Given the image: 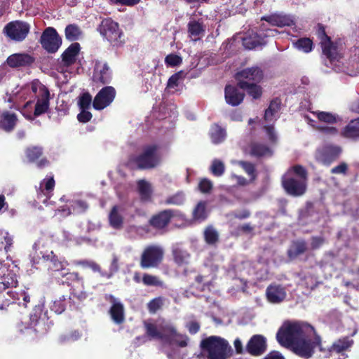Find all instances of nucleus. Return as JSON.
Returning <instances> with one entry per match:
<instances>
[{"label": "nucleus", "mask_w": 359, "mask_h": 359, "mask_svg": "<svg viewBox=\"0 0 359 359\" xmlns=\"http://www.w3.org/2000/svg\"><path fill=\"white\" fill-rule=\"evenodd\" d=\"M276 339L279 344L291 348L297 355L309 358L318 346L323 357H334L348 349L353 341L349 337L339 339L330 347H325L314 328L303 322L286 321L278 330Z\"/></svg>", "instance_id": "1"}, {"label": "nucleus", "mask_w": 359, "mask_h": 359, "mask_svg": "<svg viewBox=\"0 0 359 359\" xmlns=\"http://www.w3.org/2000/svg\"><path fill=\"white\" fill-rule=\"evenodd\" d=\"M146 333L153 339H161L169 344H176L180 347L187 346L188 338L178 334L173 325L164 320L144 322Z\"/></svg>", "instance_id": "2"}, {"label": "nucleus", "mask_w": 359, "mask_h": 359, "mask_svg": "<svg viewBox=\"0 0 359 359\" xmlns=\"http://www.w3.org/2000/svg\"><path fill=\"white\" fill-rule=\"evenodd\" d=\"M159 146L156 144L144 147L142 153L129 158L127 166L132 170H149L157 167L161 163Z\"/></svg>", "instance_id": "3"}, {"label": "nucleus", "mask_w": 359, "mask_h": 359, "mask_svg": "<svg viewBox=\"0 0 359 359\" xmlns=\"http://www.w3.org/2000/svg\"><path fill=\"white\" fill-rule=\"evenodd\" d=\"M202 354L207 359H227L231 347L224 339L211 336L203 340L201 344Z\"/></svg>", "instance_id": "4"}, {"label": "nucleus", "mask_w": 359, "mask_h": 359, "mask_svg": "<svg viewBox=\"0 0 359 359\" xmlns=\"http://www.w3.org/2000/svg\"><path fill=\"white\" fill-rule=\"evenodd\" d=\"M316 34L319 39V44L322 49L323 54L331 62L339 61L342 57L341 53L340 40L332 41L325 31V27L318 23L316 27Z\"/></svg>", "instance_id": "5"}, {"label": "nucleus", "mask_w": 359, "mask_h": 359, "mask_svg": "<svg viewBox=\"0 0 359 359\" xmlns=\"http://www.w3.org/2000/svg\"><path fill=\"white\" fill-rule=\"evenodd\" d=\"M100 34L114 46H121L124 43L123 33L118 24L111 18H104L101 21L98 28Z\"/></svg>", "instance_id": "6"}, {"label": "nucleus", "mask_w": 359, "mask_h": 359, "mask_svg": "<svg viewBox=\"0 0 359 359\" xmlns=\"http://www.w3.org/2000/svg\"><path fill=\"white\" fill-rule=\"evenodd\" d=\"M264 78L262 69L257 67H251L243 69L235 74L237 87L245 88L252 83H259Z\"/></svg>", "instance_id": "7"}, {"label": "nucleus", "mask_w": 359, "mask_h": 359, "mask_svg": "<svg viewBox=\"0 0 359 359\" xmlns=\"http://www.w3.org/2000/svg\"><path fill=\"white\" fill-rule=\"evenodd\" d=\"M40 43L42 48L48 53H55L62 45V40L57 30L48 27L41 34Z\"/></svg>", "instance_id": "8"}, {"label": "nucleus", "mask_w": 359, "mask_h": 359, "mask_svg": "<svg viewBox=\"0 0 359 359\" xmlns=\"http://www.w3.org/2000/svg\"><path fill=\"white\" fill-rule=\"evenodd\" d=\"M30 25L28 22L15 20L8 22L4 28V33L11 39L22 41L28 35Z\"/></svg>", "instance_id": "9"}, {"label": "nucleus", "mask_w": 359, "mask_h": 359, "mask_svg": "<svg viewBox=\"0 0 359 359\" xmlns=\"http://www.w3.org/2000/svg\"><path fill=\"white\" fill-rule=\"evenodd\" d=\"M282 187L285 192L292 196L298 197L304 195L306 191L307 182L304 180H299L292 175H285L282 177Z\"/></svg>", "instance_id": "10"}, {"label": "nucleus", "mask_w": 359, "mask_h": 359, "mask_svg": "<svg viewBox=\"0 0 359 359\" xmlns=\"http://www.w3.org/2000/svg\"><path fill=\"white\" fill-rule=\"evenodd\" d=\"M18 272V268L13 262L4 264L0 262V283L5 288L16 287Z\"/></svg>", "instance_id": "11"}, {"label": "nucleus", "mask_w": 359, "mask_h": 359, "mask_svg": "<svg viewBox=\"0 0 359 359\" xmlns=\"http://www.w3.org/2000/svg\"><path fill=\"white\" fill-rule=\"evenodd\" d=\"M116 95V91L113 86L103 87L95 96L93 101V107L97 111L104 109L113 102Z\"/></svg>", "instance_id": "12"}, {"label": "nucleus", "mask_w": 359, "mask_h": 359, "mask_svg": "<svg viewBox=\"0 0 359 359\" xmlns=\"http://www.w3.org/2000/svg\"><path fill=\"white\" fill-rule=\"evenodd\" d=\"M341 151L339 146L326 144L317 150L316 158L323 165H330L339 158Z\"/></svg>", "instance_id": "13"}, {"label": "nucleus", "mask_w": 359, "mask_h": 359, "mask_svg": "<svg viewBox=\"0 0 359 359\" xmlns=\"http://www.w3.org/2000/svg\"><path fill=\"white\" fill-rule=\"evenodd\" d=\"M164 252L161 247L152 245L147 248L142 255L141 266L143 268L156 266L163 260Z\"/></svg>", "instance_id": "14"}, {"label": "nucleus", "mask_w": 359, "mask_h": 359, "mask_svg": "<svg viewBox=\"0 0 359 359\" xmlns=\"http://www.w3.org/2000/svg\"><path fill=\"white\" fill-rule=\"evenodd\" d=\"M112 79V72L107 62L96 60L93 69V81L102 85L109 84Z\"/></svg>", "instance_id": "15"}, {"label": "nucleus", "mask_w": 359, "mask_h": 359, "mask_svg": "<svg viewBox=\"0 0 359 359\" xmlns=\"http://www.w3.org/2000/svg\"><path fill=\"white\" fill-rule=\"evenodd\" d=\"M25 154L29 163H35L39 169H43L50 165L46 157H42L43 149L40 146H29L25 150Z\"/></svg>", "instance_id": "16"}, {"label": "nucleus", "mask_w": 359, "mask_h": 359, "mask_svg": "<svg viewBox=\"0 0 359 359\" xmlns=\"http://www.w3.org/2000/svg\"><path fill=\"white\" fill-rule=\"evenodd\" d=\"M35 58L28 53H15L8 57L6 62L10 67L18 68L32 65Z\"/></svg>", "instance_id": "17"}, {"label": "nucleus", "mask_w": 359, "mask_h": 359, "mask_svg": "<svg viewBox=\"0 0 359 359\" xmlns=\"http://www.w3.org/2000/svg\"><path fill=\"white\" fill-rule=\"evenodd\" d=\"M41 97H36L35 104L34 116L38 117L49 109L50 106V92L48 88L41 87Z\"/></svg>", "instance_id": "18"}, {"label": "nucleus", "mask_w": 359, "mask_h": 359, "mask_svg": "<svg viewBox=\"0 0 359 359\" xmlns=\"http://www.w3.org/2000/svg\"><path fill=\"white\" fill-rule=\"evenodd\" d=\"M224 97L228 104L236 107L243 102L245 93L241 92L236 86L226 85L224 88Z\"/></svg>", "instance_id": "19"}, {"label": "nucleus", "mask_w": 359, "mask_h": 359, "mask_svg": "<svg viewBox=\"0 0 359 359\" xmlns=\"http://www.w3.org/2000/svg\"><path fill=\"white\" fill-rule=\"evenodd\" d=\"M80 50L81 46L79 43L74 42L71 43L61 55L63 65L67 67L73 65L76 62Z\"/></svg>", "instance_id": "20"}, {"label": "nucleus", "mask_w": 359, "mask_h": 359, "mask_svg": "<svg viewBox=\"0 0 359 359\" xmlns=\"http://www.w3.org/2000/svg\"><path fill=\"white\" fill-rule=\"evenodd\" d=\"M261 20L278 27H290L294 24V20L289 15L277 13L262 16Z\"/></svg>", "instance_id": "21"}, {"label": "nucleus", "mask_w": 359, "mask_h": 359, "mask_svg": "<svg viewBox=\"0 0 359 359\" xmlns=\"http://www.w3.org/2000/svg\"><path fill=\"white\" fill-rule=\"evenodd\" d=\"M267 299L272 304L283 302L286 297V292L283 287L279 285H271L266 291Z\"/></svg>", "instance_id": "22"}, {"label": "nucleus", "mask_w": 359, "mask_h": 359, "mask_svg": "<svg viewBox=\"0 0 359 359\" xmlns=\"http://www.w3.org/2000/svg\"><path fill=\"white\" fill-rule=\"evenodd\" d=\"M18 121L17 115L15 113L4 111L0 114V128L5 132L13 131Z\"/></svg>", "instance_id": "23"}, {"label": "nucleus", "mask_w": 359, "mask_h": 359, "mask_svg": "<svg viewBox=\"0 0 359 359\" xmlns=\"http://www.w3.org/2000/svg\"><path fill=\"white\" fill-rule=\"evenodd\" d=\"M266 339L262 335H255L249 341L247 348L252 355H259L266 349Z\"/></svg>", "instance_id": "24"}, {"label": "nucleus", "mask_w": 359, "mask_h": 359, "mask_svg": "<svg viewBox=\"0 0 359 359\" xmlns=\"http://www.w3.org/2000/svg\"><path fill=\"white\" fill-rule=\"evenodd\" d=\"M267 35L265 34L264 36L257 33H255L247 36L243 39V45L245 48L248 50L254 49L258 46H262L266 44L265 37Z\"/></svg>", "instance_id": "25"}, {"label": "nucleus", "mask_w": 359, "mask_h": 359, "mask_svg": "<svg viewBox=\"0 0 359 359\" xmlns=\"http://www.w3.org/2000/svg\"><path fill=\"white\" fill-rule=\"evenodd\" d=\"M112 303L110 309V315L113 321L117 324L121 323L124 320V309L123 304L112 297L111 299Z\"/></svg>", "instance_id": "26"}, {"label": "nucleus", "mask_w": 359, "mask_h": 359, "mask_svg": "<svg viewBox=\"0 0 359 359\" xmlns=\"http://www.w3.org/2000/svg\"><path fill=\"white\" fill-rule=\"evenodd\" d=\"M187 32L189 36L194 38V40L196 41L199 39L200 36L205 33V27L203 22L192 20L188 22Z\"/></svg>", "instance_id": "27"}, {"label": "nucleus", "mask_w": 359, "mask_h": 359, "mask_svg": "<svg viewBox=\"0 0 359 359\" xmlns=\"http://www.w3.org/2000/svg\"><path fill=\"white\" fill-rule=\"evenodd\" d=\"M341 135L351 139L359 137V118L350 121L341 131Z\"/></svg>", "instance_id": "28"}, {"label": "nucleus", "mask_w": 359, "mask_h": 359, "mask_svg": "<svg viewBox=\"0 0 359 359\" xmlns=\"http://www.w3.org/2000/svg\"><path fill=\"white\" fill-rule=\"evenodd\" d=\"M173 216L174 212L172 210L161 211L151 217L149 224H168Z\"/></svg>", "instance_id": "29"}, {"label": "nucleus", "mask_w": 359, "mask_h": 359, "mask_svg": "<svg viewBox=\"0 0 359 359\" xmlns=\"http://www.w3.org/2000/svg\"><path fill=\"white\" fill-rule=\"evenodd\" d=\"M137 184L141 200L143 201H150L152 194L151 184L144 180H140Z\"/></svg>", "instance_id": "30"}, {"label": "nucleus", "mask_w": 359, "mask_h": 359, "mask_svg": "<svg viewBox=\"0 0 359 359\" xmlns=\"http://www.w3.org/2000/svg\"><path fill=\"white\" fill-rule=\"evenodd\" d=\"M226 135V130L218 124H214L211 127L210 137L213 144H220L225 140Z\"/></svg>", "instance_id": "31"}, {"label": "nucleus", "mask_w": 359, "mask_h": 359, "mask_svg": "<svg viewBox=\"0 0 359 359\" xmlns=\"http://www.w3.org/2000/svg\"><path fill=\"white\" fill-rule=\"evenodd\" d=\"M250 154L255 157H262L266 155L271 156L272 151L267 145L255 142L250 144Z\"/></svg>", "instance_id": "32"}, {"label": "nucleus", "mask_w": 359, "mask_h": 359, "mask_svg": "<svg viewBox=\"0 0 359 359\" xmlns=\"http://www.w3.org/2000/svg\"><path fill=\"white\" fill-rule=\"evenodd\" d=\"M294 46L305 53L311 52L313 49V40L308 37H302L293 42Z\"/></svg>", "instance_id": "33"}, {"label": "nucleus", "mask_w": 359, "mask_h": 359, "mask_svg": "<svg viewBox=\"0 0 359 359\" xmlns=\"http://www.w3.org/2000/svg\"><path fill=\"white\" fill-rule=\"evenodd\" d=\"M66 39L69 41H75L80 39L82 35V31L79 25L76 24H69L67 25L65 29Z\"/></svg>", "instance_id": "34"}, {"label": "nucleus", "mask_w": 359, "mask_h": 359, "mask_svg": "<svg viewBox=\"0 0 359 359\" xmlns=\"http://www.w3.org/2000/svg\"><path fill=\"white\" fill-rule=\"evenodd\" d=\"M281 104V100L278 97L273 99L269 107L265 110L264 119L265 121H271L274 115L280 110Z\"/></svg>", "instance_id": "35"}, {"label": "nucleus", "mask_w": 359, "mask_h": 359, "mask_svg": "<svg viewBox=\"0 0 359 359\" xmlns=\"http://www.w3.org/2000/svg\"><path fill=\"white\" fill-rule=\"evenodd\" d=\"M43 258L46 260L50 261V265L49 268L54 271H60L65 269L67 263H63L58 260L57 258L53 255V252H50L48 255H43Z\"/></svg>", "instance_id": "36"}, {"label": "nucleus", "mask_w": 359, "mask_h": 359, "mask_svg": "<svg viewBox=\"0 0 359 359\" xmlns=\"http://www.w3.org/2000/svg\"><path fill=\"white\" fill-rule=\"evenodd\" d=\"M294 175L298 177L299 180H304V182H307L308 180V172L306 169L302 165H294L290 167L287 171L286 175Z\"/></svg>", "instance_id": "37"}, {"label": "nucleus", "mask_w": 359, "mask_h": 359, "mask_svg": "<svg viewBox=\"0 0 359 359\" xmlns=\"http://www.w3.org/2000/svg\"><path fill=\"white\" fill-rule=\"evenodd\" d=\"M172 254L174 260L178 265L187 264L190 257L189 254L187 251L179 248H174Z\"/></svg>", "instance_id": "38"}, {"label": "nucleus", "mask_w": 359, "mask_h": 359, "mask_svg": "<svg viewBox=\"0 0 359 359\" xmlns=\"http://www.w3.org/2000/svg\"><path fill=\"white\" fill-rule=\"evenodd\" d=\"M207 217L205 203L200 201L193 211V218L198 222H202Z\"/></svg>", "instance_id": "39"}, {"label": "nucleus", "mask_w": 359, "mask_h": 359, "mask_svg": "<svg viewBox=\"0 0 359 359\" xmlns=\"http://www.w3.org/2000/svg\"><path fill=\"white\" fill-rule=\"evenodd\" d=\"M306 250V245L303 241L293 243L288 250V255L290 257H295L303 253Z\"/></svg>", "instance_id": "40"}, {"label": "nucleus", "mask_w": 359, "mask_h": 359, "mask_svg": "<svg viewBox=\"0 0 359 359\" xmlns=\"http://www.w3.org/2000/svg\"><path fill=\"white\" fill-rule=\"evenodd\" d=\"M92 96L88 92L82 93L78 100V106L80 109H89L93 104Z\"/></svg>", "instance_id": "41"}, {"label": "nucleus", "mask_w": 359, "mask_h": 359, "mask_svg": "<svg viewBox=\"0 0 359 359\" xmlns=\"http://www.w3.org/2000/svg\"><path fill=\"white\" fill-rule=\"evenodd\" d=\"M242 89L246 90L247 93L255 100L260 98L262 95V88L259 83H254Z\"/></svg>", "instance_id": "42"}, {"label": "nucleus", "mask_w": 359, "mask_h": 359, "mask_svg": "<svg viewBox=\"0 0 359 359\" xmlns=\"http://www.w3.org/2000/svg\"><path fill=\"white\" fill-rule=\"evenodd\" d=\"M225 170L224 165L220 160L215 159L211 165L210 171L214 176H222Z\"/></svg>", "instance_id": "43"}, {"label": "nucleus", "mask_w": 359, "mask_h": 359, "mask_svg": "<svg viewBox=\"0 0 359 359\" xmlns=\"http://www.w3.org/2000/svg\"><path fill=\"white\" fill-rule=\"evenodd\" d=\"M0 244L5 245L4 250L8 252L13 244V238L7 231L0 229Z\"/></svg>", "instance_id": "44"}, {"label": "nucleus", "mask_w": 359, "mask_h": 359, "mask_svg": "<svg viewBox=\"0 0 359 359\" xmlns=\"http://www.w3.org/2000/svg\"><path fill=\"white\" fill-rule=\"evenodd\" d=\"M318 119L321 122L332 124L337 122V117L330 112L318 111L316 113Z\"/></svg>", "instance_id": "45"}, {"label": "nucleus", "mask_w": 359, "mask_h": 359, "mask_svg": "<svg viewBox=\"0 0 359 359\" xmlns=\"http://www.w3.org/2000/svg\"><path fill=\"white\" fill-rule=\"evenodd\" d=\"M165 63L167 67H175L182 63V58L177 54L170 53L165 57Z\"/></svg>", "instance_id": "46"}, {"label": "nucleus", "mask_w": 359, "mask_h": 359, "mask_svg": "<svg viewBox=\"0 0 359 359\" xmlns=\"http://www.w3.org/2000/svg\"><path fill=\"white\" fill-rule=\"evenodd\" d=\"M109 219L110 224H123V217L118 212V206L114 205L111 208L109 215Z\"/></svg>", "instance_id": "47"}, {"label": "nucleus", "mask_w": 359, "mask_h": 359, "mask_svg": "<svg viewBox=\"0 0 359 359\" xmlns=\"http://www.w3.org/2000/svg\"><path fill=\"white\" fill-rule=\"evenodd\" d=\"M204 235L206 242L209 244L216 243L219 238L218 233L212 226H209L205 230Z\"/></svg>", "instance_id": "48"}, {"label": "nucleus", "mask_w": 359, "mask_h": 359, "mask_svg": "<svg viewBox=\"0 0 359 359\" xmlns=\"http://www.w3.org/2000/svg\"><path fill=\"white\" fill-rule=\"evenodd\" d=\"M238 164L249 176L253 178L255 177L256 169L255 165L252 163L241 161H239Z\"/></svg>", "instance_id": "49"}, {"label": "nucleus", "mask_w": 359, "mask_h": 359, "mask_svg": "<svg viewBox=\"0 0 359 359\" xmlns=\"http://www.w3.org/2000/svg\"><path fill=\"white\" fill-rule=\"evenodd\" d=\"M212 182L206 178L202 179L198 186L199 191L203 194L210 193L212 189Z\"/></svg>", "instance_id": "50"}, {"label": "nucleus", "mask_w": 359, "mask_h": 359, "mask_svg": "<svg viewBox=\"0 0 359 359\" xmlns=\"http://www.w3.org/2000/svg\"><path fill=\"white\" fill-rule=\"evenodd\" d=\"M183 72L180 71L172 74L168 81L167 86L168 88L177 87L179 85L180 80L182 78Z\"/></svg>", "instance_id": "51"}, {"label": "nucleus", "mask_w": 359, "mask_h": 359, "mask_svg": "<svg viewBox=\"0 0 359 359\" xmlns=\"http://www.w3.org/2000/svg\"><path fill=\"white\" fill-rule=\"evenodd\" d=\"M348 164L345 162H341L337 166L333 167L330 170V172L332 174H336V175L341 174V175H346L348 172Z\"/></svg>", "instance_id": "52"}, {"label": "nucleus", "mask_w": 359, "mask_h": 359, "mask_svg": "<svg viewBox=\"0 0 359 359\" xmlns=\"http://www.w3.org/2000/svg\"><path fill=\"white\" fill-rule=\"evenodd\" d=\"M184 201V196L182 194H177L168 198L165 202L167 204L180 205L183 204Z\"/></svg>", "instance_id": "53"}, {"label": "nucleus", "mask_w": 359, "mask_h": 359, "mask_svg": "<svg viewBox=\"0 0 359 359\" xmlns=\"http://www.w3.org/2000/svg\"><path fill=\"white\" fill-rule=\"evenodd\" d=\"M81 111L77 115V119L80 123H86L90 121L93 117L91 112L88 109H80Z\"/></svg>", "instance_id": "54"}, {"label": "nucleus", "mask_w": 359, "mask_h": 359, "mask_svg": "<svg viewBox=\"0 0 359 359\" xmlns=\"http://www.w3.org/2000/svg\"><path fill=\"white\" fill-rule=\"evenodd\" d=\"M143 283L147 285H158L161 284L157 277L148 274L144 276Z\"/></svg>", "instance_id": "55"}, {"label": "nucleus", "mask_w": 359, "mask_h": 359, "mask_svg": "<svg viewBox=\"0 0 359 359\" xmlns=\"http://www.w3.org/2000/svg\"><path fill=\"white\" fill-rule=\"evenodd\" d=\"M72 207L74 210L77 209L79 212H83L88 209V205L86 201L77 200L73 202Z\"/></svg>", "instance_id": "56"}, {"label": "nucleus", "mask_w": 359, "mask_h": 359, "mask_svg": "<svg viewBox=\"0 0 359 359\" xmlns=\"http://www.w3.org/2000/svg\"><path fill=\"white\" fill-rule=\"evenodd\" d=\"M6 294L11 297L13 300L19 299L20 296L23 298V301L25 302L24 305H25L27 302H29V297L25 292H22L20 294L15 293L13 291H8Z\"/></svg>", "instance_id": "57"}, {"label": "nucleus", "mask_w": 359, "mask_h": 359, "mask_svg": "<svg viewBox=\"0 0 359 359\" xmlns=\"http://www.w3.org/2000/svg\"><path fill=\"white\" fill-rule=\"evenodd\" d=\"M264 129L268 135L269 140L275 143L277 141V136L276 135L273 126H264Z\"/></svg>", "instance_id": "58"}, {"label": "nucleus", "mask_w": 359, "mask_h": 359, "mask_svg": "<svg viewBox=\"0 0 359 359\" xmlns=\"http://www.w3.org/2000/svg\"><path fill=\"white\" fill-rule=\"evenodd\" d=\"M162 304V299L160 298L154 299L151 300L149 304L148 308L151 312H156L161 306Z\"/></svg>", "instance_id": "59"}, {"label": "nucleus", "mask_w": 359, "mask_h": 359, "mask_svg": "<svg viewBox=\"0 0 359 359\" xmlns=\"http://www.w3.org/2000/svg\"><path fill=\"white\" fill-rule=\"evenodd\" d=\"M55 187V180L53 177L49 178L45 183L44 189L46 191L45 194L48 198H50L48 195L53 190Z\"/></svg>", "instance_id": "60"}, {"label": "nucleus", "mask_w": 359, "mask_h": 359, "mask_svg": "<svg viewBox=\"0 0 359 359\" xmlns=\"http://www.w3.org/2000/svg\"><path fill=\"white\" fill-rule=\"evenodd\" d=\"M114 4L127 6H133L137 4L140 0H111Z\"/></svg>", "instance_id": "61"}, {"label": "nucleus", "mask_w": 359, "mask_h": 359, "mask_svg": "<svg viewBox=\"0 0 359 359\" xmlns=\"http://www.w3.org/2000/svg\"><path fill=\"white\" fill-rule=\"evenodd\" d=\"M41 87L47 88L46 86H45L44 85L41 84L39 82L32 83V84L31 88H32V92L36 95V97H41Z\"/></svg>", "instance_id": "62"}, {"label": "nucleus", "mask_w": 359, "mask_h": 359, "mask_svg": "<svg viewBox=\"0 0 359 359\" xmlns=\"http://www.w3.org/2000/svg\"><path fill=\"white\" fill-rule=\"evenodd\" d=\"M264 359H285L284 356L278 351H271Z\"/></svg>", "instance_id": "63"}, {"label": "nucleus", "mask_w": 359, "mask_h": 359, "mask_svg": "<svg viewBox=\"0 0 359 359\" xmlns=\"http://www.w3.org/2000/svg\"><path fill=\"white\" fill-rule=\"evenodd\" d=\"M188 330L190 333L195 334L199 330V325L196 322H192L187 325Z\"/></svg>", "instance_id": "64"}]
</instances>
